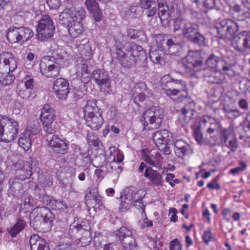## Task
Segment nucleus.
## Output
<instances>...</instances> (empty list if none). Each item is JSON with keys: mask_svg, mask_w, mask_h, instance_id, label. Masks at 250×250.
I'll return each instance as SVG.
<instances>
[{"mask_svg": "<svg viewBox=\"0 0 250 250\" xmlns=\"http://www.w3.org/2000/svg\"><path fill=\"white\" fill-rule=\"evenodd\" d=\"M85 11L82 7L73 6L65 8L59 16V22L66 25L70 35L74 38L82 34L84 27L82 21L85 18Z\"/></svg>", "mask_w": 250, "mask_h": 250, "instance_id": "nucleus-1", "label": "nucleus"}, {"mask_svg": "<svg viewBox=\"0 0 250 250\" xmlns=\"http://www.w3.org/2000/svg\"><path fill=\"white\" fill-rule=\"evenodd\" d=\"M123 49L122 47L117 48L116 54L120 63L123 67L132 68L139 62H142V66L146 65L147 54L142 46L131 44L129 45V50H126V53L124 52Z\"/></svg>", "mask_w": 250, "mask_h": 250, "instance_id": "nucleus-2", "label": "nucleus"}, {"mask_svg": "<svg viewBox=\"0 0 250 250\" xmlns=\"http://www.w3.org/2000/svg\"><path fill=\"white\" fill-rule=\"evenodd\" d=\"M164 117L163 109L158 106H153L144 112L140 118V121L145 129H157L162 125Z\"/></svg>", "mask_w": 250, "mask_h": 250, "instance_id": "nucleus-3", "label": "nucleus"}, {"mask_svg": "<svg viewBox=\"0 0 250 250\" xmlns=\"http://www.w3.org/2000/svg\"><path fill=\"white\" fill-rule=\"evenodd\" d=\"M18 123L12 118L0 115V141L4 143L11 142L18 136Z\"/></svg>", "mask_w": 250, "mask_h": 250, "instance_id": "nucleus-4", "label": "nucleus"}, {"mask_svg": "<svg viewBox=\"0 0 250 250\" xmlns=\"http://www.w3.org/2000/svg\"><path fill=\"white\" fill-rule=\"evenodd\" d=\"M182 63L185 72L188 76H195L196 73L200 70L202 64L200 51L189 50L186 57L183 59Z\"/></svg>", "mask_w": 250, "mask_h": 250, "instance_id": "nucleus-5", "label": "nucleus"}, {"mask_svg": "<svg viewBox=\"0 0 250 250\" xmlns=\"http://www.w3.org/2000/svg\"><path fill=\"white\" fill-rule=\"evenodd\" d=\"M55 29L52 19L47 15H42L37 27L38 39L47 41L53 36Z\"/></svg>", "mask_w": 250, "mask_h": 250, "instance_id": "nucleus-6", "label": "nucleus"}, {"mask_svg": "<svg viewBox=\"0 0 250 250\" xmlns=\"http://www.w3.org/2000/svg\"><path fill=\"white\" fill-rule=\"evenodd\" d=\"M171 137L172 134L167 129L157 131L152 135L153 142L157 148L165 155H169L171 153L168 144Z\"/></svg>", "mask_w": 250, "mask_h": 250, "instance_id": "nucleus-7", "label": "nucleus"}, {"mask_svg": "<svg viewBox=\"0 0 250 250\" xmlns=\"http://www.w3.org/2000/svg\"><path fill=\"white\" fill-rule=\"evenodd\" d=\"M116 236L124 250H137V244L130 229L122 227L117 231Z\"/></svg>", "mask_w": 250, "mask_h": 250, "instance_id": "nucleus-8", "label": "nucleus"}, {"mask_svg": "<svg viewBox=\"0 0 250 250\" xmlns=\"http://www.w3.org/2000/svg\"><path fill=\"white\" fill-rule=\"evenodd\" d=\"M90 79H91L99 86L102 92L107 93L110 90V76L104 70L101 69L94 70Z\"/></svg>", "mask_w": 250, "mask_h": 250, "instance_id": "nucleus-9", "label": "nucleus"}, {"mask_svg": "<svg viewBox=\"0 0 250 250\" xmlns=\"http://www.w3.org/2000/svg\"><path fill=\"white\" fill-rule=\"evenodd\" d=\"M145 195V192L143 189L136 190L134 187H130L126 188L124 191V196L127 201L131 202V204L137 208L143 209L142 213L145 212L144 205L142 202V199Z\"/></svg>", "mask_w": 250, "mask_h": 250, "instance_id": "nucleus-10", "label": "nucleus"}, {"mask_svg": "<svg viewBox=\"0 0 250 250\" xmlns=\"http://www.w3.org/2000/svg\"><path fill=\"white\" fill-rule=\"evenodd\" d=\"M161 85L165 93L171 91L187 90L186 83L182 80L172 78L170 75H164L161 80Z\"/></svg>", "mask_w": 250, "mask_h": 250, "instance_id": "nucleus-11", "label": "nucleus"}, {"mask_svg": "<svg viewBox=\"0 0 250 250\" xmlns=\"http://www.w3.org/2000/svg\"><path fill=\"white\" fill-rule=\"evenodd\" d=\"M60 67V66L51 61L49 57H44L40 63L41 73L47 78H54L59 76Z\"/></svg>", "mask_w": 250, "mask_h": 250, "instance_id": "nucleus-12", "label": "nucleus"}, {"mask_svg": "<svg viewBox=\"0 0 250 250\" xmlns=\"http://www.w3.org/2000/svg\"><path fill=\"white\" fill-rule=\"evenodd\" d=\"M1 60L3 62H0V78L9 72H13L17 66V63L16 59L12 54L5 52L0 55Z\"/></svg>", "mask_w": 250, "mask_h": 250, "instance_id": "nucleus-13", "label": "nucleus"}, {"mask_svg": "<svg viewBox=\"0 0 250 250\" xmlns=\"http://www.w3.org/2000/svg\"><path fill=\"white\" fill-rule=\"evenodd\" d=\"M34 83L32 77L26 75L17 86V91L19 96L22 99L29 98L34 87Z\"/></svg>", "mask_w": 250, "mask_h": 250, "instance_id": "nucleus-14", "label": "nucleus"}, {"mask_svg": "<svg viewBox=\"0 0 250 250\" xmlns=\"http://www.w3.org/2000/svg\"><path fill=\"white\" fill-rule=\"evenodd\" d=\"M232 46L239 51L243 49L250 48V32L243 31L234 37L232 41Z\"/></svg>", "mask_w": 250, "mask_h": 250, "instance_id": "nucleus-15", "label": "nucleus"}, {"mask_svg": "<svg viewBox=\"0 0 250 250\" xmlns=\"http://www.w3.org/2000/svg\"><path fill=\"white\" fill-rule=\"evenodd\" d=\"M52 89L58 98L65 100L69 93V83L63 78H58L54 82Z\"/></svg>", "mask_w": 250, "mask_h": 250, "instance_id": "nucleus-16", "label": "nucleus"}, {"mask_svg": "<svg viewBox=\"0 0 250 250\" xmlns=\"http://www.w3.org/2000/svg\"><path fill=\"white\" fill-rule=\"evenodd\" d=\"M208 134V143L214 146L219 143V123L214 119H209V126L207 129Z\"/></svg>", "mask_w": 250, "mask_h": 250, "instance_id": "nucleus-17", "label": "nucleus"}, {"mask_svg": "<svg viewBox=\"0 0 250 250\" xmlns=\"http://www.w3.org/2000/svg\"><path fill=\"white\" fill-rule=\"evenodd\" d=\"M48 146L54 151L63 154L68 150V146L64 140L57 135H53L50 139L48 138Z\"/></svg>", "mask_w": 250, "mask_h": 250, "instance_id": "nucleus-18", "label": "nucleus"}, {"mask_svg": "<svg viewBox=\"0 0 250 250\" xmlns=\"http://www.w3.org/2000/svg\"><path fill=\"white\" fill-rule=\"evenodd\" d=\"M76 74L81 78L83 82L86 83L89 81L90 77L86 60L80 58L77 61Z\"/></svg>", "mask_w": 250, "mask_h": 250, "instance_id": "nucleus-19", "label": "nucleus"}, {"mask_svg": "<svg viewBox=\"0 0 250 250\" xmlns=\"http://www.w3.org/2000/svg\"><path fill=\"white\" fill-rule=\"evenodd\" d=\"M46 57H49L51 61L61 67L66 66L68 64V55L65 50L61 48L55 50L53 56Z\"/></svg>", "mask_w": 250, "mask_h": 250, "instance_id": "nucleus-20", "label": "nucleus"}, {"mask_svg": "<svg viewBox=\"0 0 250 250\" xmlns=\"http://www.w3.org/2000/svg\"><path fill=\"white\" fill-rule=\"evenodd\" d=\"M174 148L176 155L180 158H183L192 152L190 145L182 139L177 140L175 142Z\"/></svg>", "mask_w": 250, "mask_h": 250, "instance_id": "nucleus-21", "label": "nucleus"}, {"mask_svg": "<svg viewBox=\"0 0 250 250\" xmlns=\"http://www.w3.org/2000/svg\"><path fill=\"white\" fill-rule=\"evenodd\" d=\"M102 112H97L85 119L87 126L94 130H98L104 123Z\"/></svg>", "mask_w": 250, "mask_h": 250, "instance_id": "nucleus-22", "label": "nucleus"}, {"mask_svg": "<svg viewBox=\"0 0 250 250\" xmlns=\"http://www.w3.org/2000/svg\"><path fill=\"white\" fill-rule=\"evenodd\" d=\"M29 244L31 250H49L46 241L35 233L31 235Z\"/></svg>", "mask_w": 250, "mask_h": 250, "instance_id": "nucleus-23", "label": "nucleus"}, {"mask_svg": "<svg viewBox=\"0 0 250 250\" xmlns=\"http://www.w3.org/2000/svg\"><path fill=\"white\" fill-rule=\"evenodd\" d=\"M37 214L44 223L51 224L54 216L48 208L46 207H37L33 210V215Z\"/></svg>", "mask_w": 250, "mask_h": 250, "instance_id": "nucleus-24", "label": "nucleus"}, {"mask_svg": "<svg viewBox=\"0 0 250 250\" xmlns=\"http://www.w3.org/2000/svg\"><path fill=\"white\" fill-rule=\"evenodd\" d=\"M158 3V15L162 24H167L170 18L168 6L164 0H157Z\"/></svg>", "mask_w": 250, "mask_h": 250, "instance_id": "nucleus-25", "label": "nucleus"}, {"mask_svg": "<svg viewBox=\"0 0 250 250\" xmlns=\"http://www.w3.org/2000/svg\"><path fill=\"white\" fill-rule=\"evenodd\" d=\"M144 176L155 186L159 187L162 185V176L158 171L153 170L150 167L146 168Z\"/></svg>", "mask_w": 250, "mask_h": 250, "instance_id": "nucleus-26", "label": "nucleus"}, {"mask_svg": "<svg viewBox=\"0 0 250 250\" xmlns=\"http://www.w3.org/2000/svg\"><path fill=\"white\" fill-rule=\"evenodd\" d=\"M68 233L70 237L76 238L77 239H78L82 234H85V235H86L87 239L86 243H87L91 240L90 232L88 230L83 229L81 224H71L69 227Z\"/></svg>", "mask_w": 250, "mask_h": 250, "instance_id": "nucleus-27", "label": "nucleus"}, {"mask_svg": "<svg viewBox=\"0 0 250 250\" xmlns=\"http://www.w3.org/2000/svg\"><path fill=\"white\" fill-rule=\"evenodd\" d=\"M143 159L148 165L158 168H161L163 164V158L159 152H156L154 155L151 154L150 156L145 155Z\"/></svg>", "mask_w": 250, "mask_h": 250, "instance_id": "nucleus-28", "label": "nucleus"}, {"mask_svg": "<svg viewBox=\"0 0 250 250\" xmlns=\"http://www.w3.org/2000/svg\"><path fill=\"white\" fill-rule=\"evenodd\" d=\"M182 34L184 37L189 41L199 31L196 24L185 21Z\"/></svg>", "mask_w": 250, "mask_h": 250, "instance_id": "nucleus-29", "label": "nucleus"}, {"mask_svg": "<svg viewBox=\"0 0 250 250\" xmlns=\"http://www.w3.org/2000/svg\"><path fill=\"white\" fill-rule=\"evenodd\" d=\"M42 122L56 120L55 111L49 104H45L41 114Z\"/></svg>", "mask_w": 250, "mask_h": 250, "instance_id": "nucleus-30", "label": "nucleus"}, {"mask_svg": "<svg viewBox=\"0 0 250 250\" xmlns=\"http://www.w3.org/2000/svg\"><path fill=\"white\" fill-rule=\"evenodd\" d=\"M166 50L170 55H176L181 49V42L176 37L167 41Z\"/></svg>", "mask_w": 250, "mask_h": 250, "instance_id": "nucleus-31", "label": "nucleus"}, {"mask_svg": "<svg viewBox=\"0 0 250 250\" xmlns=\"http://www.w3.org/2000/svg\"><path fill=\"white\" fill-rule=\"evenodd\" d=\"M166 94L172 100L177 102H184L187 99L189 98L187 90L169 91L167 90Z\"/></svg>", "mask_w": 250, "mask_h": 250, "instance_id": "nucleus-32", "label": "nucleus"}, {"mask_svg": "<svg viewBox=\"0 0 250 250\" xmlns=\"http://www.w3.org/2000/svg\"><path fill=\"white\" fill-rule=\"evenodd\" d=\"M196 113L181 111L178 118V124L182 126L186 125L194 122L195 115Z\"/></svg>", "mask_w": 250, "mask_h": 250, "instance_id": "nucleus-33", "label": "nucleus"}, {"mask_svg": "<svg viewBox=\"0 0 250 250\" xmlns=\"http://www.w3.org/2000/svg\"><path fill=\"white\" fill-rule=\"evenodd\" d=\"M220 25L222 28H226L227 34L230 36L233 35L238 30L237 23L231 20H223L220 22Z\"/></svg>", "mask_w": 250, "mask_h": 250, "instance_id": "nucleus-34", "label": "nucleus"}, {"mask_svg": "<svg viewBox=\"0 0 250 250\" xmlns=\"http://www.w3.org/2000/svg\"><path fill=\"white\" fill-rule=\"evenodd\" d=\"M83 112L84 117V118H85L100 111L96 105V101L94 100H92L87 102L83 107Z\"/></svg>", "mask_w": 250, "mask_h": 250, "instance_id": "nucleus-35", "label": "nucleus"}, {"mask_svg": "<svg viewBox=\"0 0 250 250\" xmlns=\"http://www.w3.org/2000/svg\"><path fill=\"white\" fill-rule=\"evenodd\" d=\"M32 138L28 134H26V132H22L19 138L18 144L19 146L25 151L28 150L32 146Z\"/></svg>", "mask_w": 250, "mask_h": 250, "instance_id": "nucleus-36", "label": "nucleus"}, {"mask_svg": "<svg viewBox=\"0 0 250 250\" xmlns=\"http://www.w3.org/2000/svg\"><path fill=\"white\" fill-rule=\"evenodd\" d=\"M85 200L86 203L90 204L91 202L92 204H95L96 208H100L103 205V202L101 200V197L98 196L96 195L92 194L90 190H87L85 195Z\"/></svg>", "mask_w": 250, "mask_h": 250, "instance_id": "nucleus-37", "label": "nucleus"}, {"mask_svg": "<svg viewBox=\"0 0 250 250\" xmlns=\"http://www.w3.org/2000/svg\"><path fill=\"white\" fill-rule=\"evenodd\" d=\"M7 38L11 43H20L19 27H12L10 28L7 32Z\"/></svg>", "mask_w": 250, "mask_h": 250, "instance_id": "nucleus-38", "label": "nucleus"}, {"mask_svg": "<svg viewBox=\"0 0 250 250\" xmlns=\"http://www.w3.org/2000/svg\"><path fill=\"white\" fill-rule=\"evenodd\" d=\"M127 36L132 39H137L140 41H145L146 37L145 31L143 30H135L129 29L127 30Z\"/></svg>", "mask_w": 250, "mask_h": 250, "instance_id": "nucleus-39", "label": "nucleus"}, {"mask_svg": "<svg viewBox=\"0 0 250 250\" xmlns=\"http://www.w3.org/2000/svg\"><path fill=\"white\" fill-rule=\"evenodd\" d=\"M21 44L28 41L34 35L33 32L29 28L19 27Z\"/></svg>", "mask_w": 250, "mask_h": 250, "instance_id": "nucleus-40", "label": "nucleus"}, {"mask_svg": "<svg viewBox=\"0 0 250 250\" xmlns=\"http://www.w3.org/2000/svg\"><path fill=\"white\" fill-rule=\"evenodd\" d=\"M25 225V222L22 219H19L8 232L12 237H14L24 229Z\"/></svg>", "mask_w": 250, "mask_h": 250, "instance_id": "nucleus-41", "label": "nucleus"}, {"mask_svg": "<svg viewBox=\"0 0 250 250\" xmlns=\"http://www.w3.org/2000/svg\"><path fill=\"white\" fill-rule=\"evenodd\" d=\"M43 128L47 134H53L57 130V121L56 120L42 122Z\"/></svg>", "mask_w": 250, "mask_h": 250, "instance_id": "nucleus-42", "label": "nucleus"}, {"mask_svg": "<svg viewBox=\"0 0 250 250\" xmlns=\"http://www.w3.org/2000/svg\"><path fill=\"white\" fill-rule=\"evenodd\" d=\"M108 170L111 171L115 170L117 173H121L123 170V167L121 165L116 162V158L114 157L113 159L109 162H107L106 165Z\"/></svg>", "mask_w": 250, "mask_h": 250, "instance_id": "nucleus-43", "label": "nucleus"}, {"mask_svg": "<svg viewBox=\"0 0 250 250\" xmlns=\"http://www.w3.org/2000/svg\"><path fill=\"white\" fill-rule=\"evenodd\" d=\"M184 106L182 108L181 111L188 112L196 113L195 109V103L189 98L187 99V100L184 102Z\"/></svg>", "mask_w": 250, "mask_h": 250, "instance_id": "nucleus-44", "label": "nucleus"}, {"mask_svg": "<svg viewBox=\"0 0 250 250\" xmlns=\"http://www.w3.org/2000/svg\"><path fill=\"white\" fill-rule=\"evenodd\" d=\"M52 209L59 210L60 212L63 211L67 208L65 203L62 200H57L54 199L52 201L51 205L50 207Z\"/></svg>", "mask_w": 250, "mask_h": 250, "instance_id": "nucleus-45", "label": "nucleus"}, {"mask_svg": "<svg viewBox=\"0 0 250 250\" xmlns=\"http://www.w3.org/2000/svg\"><path fill=\"white\" fill-rule=\"evenodd\" d=\"M30 225L32 227H34L35 229H37L40 227L42 223H44L43 221L41 219L37 214L33 215V211L30 213Z\"/></svg>", "mask_w": 250, "mask_h": 250, "instance_id": "nucleus-46", "label": "nucleus"}, {"mask_svg": "<svg viewBox=\"0 0 250 250\" xmlns=\"http://www.w3.org/2000/svg\"><path fill=\"white\" fill-rule=\"evenodd\" d=\"M12 73V72H9L3 74L1 78H0V83L4 86L11 84L15 79V77Z\"/></svg>", "mask_w": 250, "mask_h": 250, "instance_id": "nucleus-47", "label": "nucleus"}, {"mask_svg": "<svg viewBox=\"0 0 250 250\" xmlns=\"http://www.w3.org/2000/svg\"><path fill=\"white\" fill-rule=\"evenodd\" d=\"M189 41L199 46H205V38L198 31Z\"/></svg>", "mask_w": 250, "mask_h": 250, "instance_id": "nucleus-48", "label": "nucleus"}, {"mask_svg": "<svg viewBox=\"0 0 250 250\" xmlns=\"http://www.w3.org/2000/svg\"><path fill=\"white\" fill-rule=\"evenodd\" d=\"M210 73L207 76L208 82L212 83H218L219 73L217 70V68L215 69H210Z\"/></svg>", "mask_w": 250, "mask_h": 250, "instance_id": "nucleus-49", "label": "nucleus"}, {"mask_svg": "<svg viewBox=\"0 0 250 250\" xmlns=\"http://www.w3.org/2000/svg\"><path fill=\"white\" fill-rule=\"evenodd\" d=\"M210 73L207 76L208 82L212 83H218L219 73L217 70V68L215 69H210Z\"/></svg>", "mask_w": 250, "mask_h": 250, "instance_id": "nucleus-50", "label": "nucleus"}, {"mask_svg": "<svg viewBox=\"0 0 250 250\" xmlns=\"http://www.w3.org/2000/svg\"><path fill=\"white\" fill-rule=\"evenodd\" d=\"M168 40L166 39L165 36L162 35L160 34L156 37V41L159 50L166 51V45H167V42Z\"/></svg>", "mask_w": 250, "mask_h": 250, "instance_id": "nucleus-51", "label": "nucleus"}, {"mask_svg": "<svg viewBox=\"0 0 250 250\" xmlns=\"http://www.w3.org/2000/svg\"><path fill=\"white\" fill-rule=\"evenodd\" d=\"M218 60L217 56L211 54L206 60V63L210 69H215L217 68Z\"/></svg>", "mask_w": 250, "mask_h": 250, "instance_id": "nucleus-52", "label": "nucleus"}, {"mask_svg": "<svg viewBox=\"0 0 250 250\" xmlns=\"http://www.w3.org/2000/svg\"><path fill=\"white\" fill-rule=\"evenodd\" d=\"M156 0H139L138 5L142 9H148L156 5Z\"/></svg>", "mask_w": 250, "mask_h": 250, "instance_id": "nucleus-53", "label": "nucleus"}, {"mask_svg": "<svg viewBox=\"0 0 250 250\" xmlns=\"http://www.w3.org/2000/svg\"><path fill=\"white\" fill-rule=\"evenodd\" d=\"M185 21H188L186 19H182L180 18H175L173 21V31L176 32L178 30L184 29Z\"/></svg>", "mask_w": 250, "mask_h": 250, "instance_id": "nucleus-54", "label": "nucleus"}, {"mask_svg": "<svg viewBox=\"0 0 250 250\" xmlns=\"http://www.w3.org/2000/svg\"><path fill=\"white\" fill-rule=\"evenodd\" d=\"M225 141L227 146L232 151L235 150L237 148V142L232 135L229 136V137H225Z\"/></svg>", "mask_w": 250, "mask_h": 250, "instance_id": "nucleus-55", "label": "nucleus"}, {"mask_svg": "<svg viewBox=\"0 0 250 250\" xmlns=\"http://www.w3.org/2000/svg\"><path fill=\"white\" fill-rule=\"evenodd\" d=\"M32 164L30 162H25L23 163L22 167L21 169L25 173L24 174V178H29L32 174Z\"/></svg>", "mask_w": 250, "mask_h": 250, "instance_id": "nucleus-56", "label": "nucleus"}, {"mask_svg": "<svg viewBox=\"0 0 250 250\" xmlns=\"http://www.w3.org/2000/svg\"><path fill=\"white\" fill-rule=\"evenodd\" d=\"M124 195H122L121 198V203L120 204V206L119 207V210L121 212H125V211L128 210L131 205V202L129 201H127L126 199H125V197L123 198Z\"/></svg>", "mask_w": 250, "mask_h": 250, "instance_id": "nucleus-57", "label": "nucleus"}, {"mask_svg": "<svg viewBox=\"0 0 250 250\" xmlns=\"http://www.w3.org/2000/svg\"><path fill=\"white\" fill-rule=\"evenodd\" d=\"M39 132V130L38 128L35 125L28 126L23 131V132H26V134H28L31 138L37 135Z\"/></svg>", "mask_w": 250, "mask_h": 250, "instance_id": "nucleus-58", "label": "nucleus"}, {"mask_svg": "<svg viewBox=\"0 0 250 250\" xmlns=\"http://www.w3.org/2000/svg\"><path fill=\"white\" fill-rule=\"evenodd\" d=\"M84 4L89 11L93 10L99 6L95 0H85Z\"/></svg>", "mask_w": 250, "mask_h": 250, "instance_id": "nucleus-59", "label": "nucleus"}, {"mask_svg": "<svg viewBox=\"0 0 250 250\" xmlns=\"http://www.w3.org/2000/svg\"><path fill=\"white\" fill-rule=\"evenodd\" d=\"M198 4L203 5L207 8L212 9L215 6V0H200Z\"/></svg>", "mask_w": 250, "mask_h": 250, "instance_id": "nucleus-60", "label": "nucleus"}, {"mask_svg": "<svg viewBox=\"0 0 250 250\" xmlns=\"http://www.w3.org/2000/svg\"><path fill=\"white\" fill-rule=\"evenodd\" d=\"M90 12L92 14L93 17L96 21H100L103 17V14L99 6L97 8L94 9L93 10L90 11Z\"/></svg>", "mask_w": 250, "mask_h": 250, "instance_id": "nucleus-61", "label": "nucleus"}, {"mask_svg": "<svg viewBox=\"0 0 250 250\" xmlns=\"http://www.w3.org/2000/svg\"><path fill=\"white\" fill-rule=\"evenodd\" d=\"M194 137L199 144L202 145L204 143L205 140L203 137V135L199 129H195L194 132Z\"/></svg>", "mask_w": 250, "mask_h": 250, "instance_id": "nucleus-62", "label": "nucleus"}, {"mask_svg": "<svg viewBox=\"0 0 250 250\" xmlns=\"http://www.w3.org/2000/svg\"><path fill=\"white\" fill-rule=\"evenodd\" d=\"M247 167V165L245 163L241 162L239 163V166L234 168L231 169L230 170V173L232 174L238 173L244 170Z\"/></svg>", "mask_w": 250, "mask_h": 250, "instance_id": "nucleus-63", "label": "nucleus"}, {"mask_svg": "<svg viewBox=\"0 0 250 250\" xmlns=\"http://www.w3.org/2000/svg\"><path fill=\"white\" fill-rule=\"evenodd\" d=\"M182 246L177 239L173 240L170 244V250H181Z\"/></svg>", "mask_w": 250, "mask_h": 250, "instance_id": "nucleus-64", "label": "nucleus"}]
</instances>
